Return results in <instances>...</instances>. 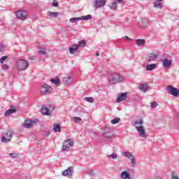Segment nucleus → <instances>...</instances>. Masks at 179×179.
Returning <instances> with one entry per match:
<instances>
[{
  "label": "nucleus",
  "instance_id": "nucleus-16",
  "mask_svg": "<svg viewBox=\"0 0 179 179\" xmlns=\"http://www.w3.org/2000/svg\"><path fill=\"white\" fill-rule=\"evenodd\" d=\"M138 89L143 93H146L149 90V86H148V84H140Z\"/></svg>",
  "mask_w": 179,
  "mask_h": 179
},
{
  "label": "nucleus",
  "instance_id": "nucleus-13",
  "mask_svg": "<svg viewBox=\"0 0 179 179\" xmlns=\"http://www.w3.org/2000/svg\"><path fill=\"white\" fill-rule=\"evenodd\" d=\"M36 122L33 120H25L24 124H22L23 128H31L33 127V124Z\"/></svg>",
  "mask_w": 179,
  "mask_h": 179
},
{
  "label": "nucleus",
  "instance_id": "nucleus-37",
  "mask_svg": "<svg viewBox=\"0 0 179 179\" xmlns=\"http://www.w3.org/2000/svg\"><path fill=\"white\" fill-rule=\"evenodd\" d=\"M143 124V120H136L134 122V125H142Z\"/></svg>",
  "mask_w": 179,
  "mask_h": 179
},
{
  "label": "nucleus",
  "instance_id": "nucleus-51",
  "mask_svg": "<svg viewBox=\"0 0 179 179\" xmlns=\"http://www.w3.org/2000/svg\"><path fill=\"white\" fill-rule=\"evenodd\" d=\"M54 108H54V107H53V108H52V110H54Z\"/></svg>",
  "mask_w": 179,
  "mask_h": 179
},
{
  "label": "nucleus",
  "instance_id": "nucleus-42",
  "mask_svg": "<svg viewBox=\"0 0 179 179\" xmlns=\"http://www.w3.org/2000/svg\"><path fill=\"white\" fill-rule=\"evenodd\" d=\"M2 69L5 71L6 69H9V66L8 64H3L2 65Z\"/></svg>",
  "mask_w": 179,
  "mask_h": 179
},
{
  "label": "nucleus",
  "instance_id": "nucleus-39",
  "mask_svg": "<svg viewBox=\"0 0 179 179\" xmlns=\"http://www.w3.org/2000/svg\"><path fill=\"white\" fill-rule=\"evenodd\" d=\"M6 59H8V56L1 57V58L0 59V64H3V62L6 61Z\"/></svg>",
  "mask_w": 179,
  "mask_h": 179
},
{
  "label": "nucleus",
  "instance_id": "nucleus-21",
  "mask_svg": "<svg viewBox=\"0 0 179 179\" xmlns=\"http://www.w3.org/2000/svg\"><path fill=\"white\" fill-rule=\"evenodd\" d=\"M155 59H157V54L150 53L148 58V62H152V61H155Z\"/></svg>",
  "mask_w": 179,
  "mask_h": 179
},
{
  "label": "nucleus",
  "instance_id": "nucleus-34",
  "mask_svg": "<svg viewBox=\"0 0 179 179\" xmlns=\"http://www.w3.org/2000/svg\"><path fill=\"white\" fill-rule=\"evenodd\" d=\"M86 100V101H88V103H93L94 101V99H93V97H85V99Z\"/></svg>",
  "mask_w": 179,
  "mask_h": 179
},
{
  "label": "nucleus",
  "instance_id": "nucleus-4",
  "mask_svg": "<svg viewBox=\"0 0 179 179\" xmlns=\"http://www.w3.org/2000/svg\"><path fill=\"white\" fill-rule=\"evenodd\" d=\"M71 146H73V141L71 139H67L62 145V150L64 152L69 150Z\"/></svg>",
  "mask_w": 179,
  "mask_h": 179
},
{
  "label": "nucleus",
  "instance_id": "nucleus-31",
  "mask_svg": "<svg viewBox=\"0 0 179 179\" xmlns=\"http://www.w3.org/2000/svg\"><path fill=\"white\" fill-rule=\"evenodd\" d=\"M120 121H121V119L120 117H115V119L112 120L110 121V122L113 124H118V122H120Z\"/></svg>",
  "mask_w": 179,
  "mask_h": 179
},
{
  "label": "nucleus",
  "instance_id": "nucleus-36",
  "mask_svg": "<svg viewBox=\"0 0 179 179\" xmlns=\"http://www.w3.org/2000/svg\"><path fill=\"white\" fill-rule=\"evenodd\" d=\"M73 122H80V121H82V119L79 117H73Z\"/></svg>",
  "mask_w": 179,
  "mask_h": 179
},
{
  "label": "nucleus",
  "instance_id": "nucleus-23",
  "mask_svg": "<svg viewBox=\"0 0 179 179\" xmlns=\"http://www.w3.org/2000/svg\"><path fill=\"white\" fill-rule=\"evenodd\" d=\"M157 68V64H151L146 66V71H153Z\"/></svg>",
  "mask_w": 179,
  "mask_h": 179
},
{
  "label": "nucleus",
  "instance_id": "nucleus-25",
  "mask_svg": "<svg viewBox=\"0 0 179 179\" xmlns=\"http://www.w3.org/2000/svg\"><path fill=\"white\" fill-rule=\"evenodd\" d=\"M117 1H113L112 2L110 5H109V8H110V9H112V10H117V8H118L117 6Z\"/></svg>",
  "mask_w": 179,
  "mask_h": 179
},
{
  "label": "nucleus",
  "instance_id": "nucleus-9",
  "mask_svg": "<svg viewBox=\"0 0 179 179\" xmlns=\"http://www.w3.org/2000/svg\"><path fill=\"white\" fill-rule=\"evenodd\" d=\"M15 16L20 20H24L27 17V13L24 10H20L15 13Z\"/></svg>",
  "mask_w": 179,
  "mask_h": 179
},
{
  "label": "nucleus",
  "instance_id": "nucleus-49",
  "mask_svg": "<svg viewBox=\"0 0 179 179\" xmlns=\"http://www.w3.org/2000/svg\"><path fill=\"white\" fill-rule=\"evenodd\" d=\"M123 0H116V1H117L118 3H121V2H122Z\"/></svg>",
  "mask_w": 179,
  "mask_h": 179
},
{
  "label": "nucleus",
  "instance_id": "nucleus-35",
  "mask_svg": "<svg viewBox=\"0 0 179 179\" xmlns=\"http://www.w3.org/2000/svg\"><path fill=\"white\" fill-rule=\"evenodd\" d=\"M108 157H109V159H117V153H114L113 152V154L108 155Z\"/></svg>",
  "mask_w": 179,
  "mask_h": 179
},
{
  "label": "nucleus",
  "instance_id": "nucleus-5",
  "mask_svg": "<svg viewBox=\"0 0 179 179\" xmlns=\"http://www.w3.org/2000/svg\"><path fill=\"white\" fill-rule=\"evenodd\" d=\"M167 92L169 94L173 96V97H177L179 96V90L171 86H168Z\"/></svg>",
  "mask_w": 179,
  "mask_h": 179
},
{
  "label": "nucleus",
  "instance_id": "nucleus-10",
  "mask_svg": "<svg viewBox=\"0 0 179 179\" xmlns=\"http://www.w3.org/2000/svg\"><path fill=\"white\" fill-rule=\"evenodd\" d=\"M136 129L137 132H138V135L141 136V138H144L146 139V131H145V127L143 126H136Z\"/></svg>",
  "mask_w": 179,
  "mask_h": 179
},
{
  "label": "nucleus",
  "instance_id": "nucleus-48",
  "mask_svg": "<svg viewBox=\"0 0 179 179\" xmlns=\"http://www.w3.org/2000/svg\"><path fill=\"white\" fill-rule=\"evenodd\" d=\"M155 179H162V176H156Z\"/></svg>",
  "mask_w": 179,
  "mask_h": 179
},
{
  "label": "nucleus",
  "instance_id": "nucleus-30",
  "mask_svg": "<svg viewBox=\"0 0 179 179\" xmlns=\"http://www.w3.org/2000/svg\"><path fill=\"white\" fill-rule=\"evenodd\" d=\"M136 43L137 45H145V40L144 39H137L136 40Z\"/></svg>",
  "mask_w": 179,
  "mask_h": 179
},
{
  "label": "nucleus",
  "instance_id": "nucleus-27",
  "mask_svg": "<svg viewBox=\"0 0 179 179\" xmlns=\"http://www.w3.org/2000/svg\"><path fill=\"white\" fill-rule=\"evenodd\" d=\"M50 82L52 83H54V85H56L57 86H58V85H59V83L61 82V80H59V78L56 77L55 78L51 79Z\"/></svg>",
  "mask_w": 179,
  "mask_h": 179
},
{
  "label": "nucleus",
  "instance_id": "nucleus-19",
  "mask_svg": "<svg viewBox=\"0 0 179 179\" xmlns=\"http://www.w3.org/2000/svg\"><path fill=\"white\" fill-rule=\"evenodd\" d=\"M78 50H79L78 44H74L72 47L69 48V52L70 54H75Z\"/></svg>",
  "mask_w": 179,
  "mask_h": 179
},
{
  "label": "nucleus",
  "instance_id": "nucleus-20",
  "mask_svg": "<svg viewBox=\"0 0 179 179\" xmlns=\"http://www.w3.org/2000/svg\"><path fill=\"white\" fill-rule=\"evenodd\" d=\"M63 82L65 86H69L72 83V78L66 77L63 79Z\"/></svg>",
  "mask_w": 179,
  "mask_h": 179
},
{
  "label": "nucleus",
  "instance_id": "nucleus-15",
  "mask_svg": "<svg viewBox=\"0 0 179 179\" xmlns=\"http://www.w3.org/2000/svg\"><path fill=\"white\" fill-rule=\"evenodd\" d=\"M105 132L103 134V136L104 138H107L108 139H110L111 138V129L110 128H105L104 129Z\"/></svg>",
  "mask_w": 179,
  "mask_h": 179
},
{
  "label": "nucleus",
  "instance_id": "nucleus-18",
  "mask_svg": "<svg viewBox=\"0 0 179 179\" xmlns=\"http://www.w3.org/2000/svg\"><path fill=\"white\" fill-rule=\"evenodd\" d=\"M120 177L122 179H131V174L128 171H124L122 172Z\"/></svg>",
  "mask_w": 179,
  "mask_h": 179
},
{
  "label": "nucleus",
  "instance_id": "nucleus-53",
  "mask_svg": "<svg viewBox=\"0 0 179 179\" xmlns=\"http://www.w3.org/2000/svg\"><path fill=\"white\" fill-rule=\"evenodd\" d=\"M78 111L80 113V110H78Z\"/></svg>",
  "mask_w": 179,
  "mask_h": 179
},
{
  "label": "nucleus",
  "instance_id": "nucleus-47",
  "mask_svg": "<svg viewBox=\"0 0 179 179\" xmlns=\"http://www.w3.org/2000/svg\"><path fill=\"white\" fill-rule=\"evenodd\" d=\"M124 38H125V40H131V38H129L128 36H125Z\"/></svg>",
  "mask_w": 179,
  "mask_h": 179
},
{
  "label": "nucleus",
  "instance_id": "nucleus-14",
  "mask_svg": "<svg viewBox=\"0 0 179 179\" xmlns=\"http://www.w3.org/2000/svg\"><path fill=\"white\" fill-rule=\"evenodd\" d=\"M127 97V93H121L120 95L117 96L116 99V103H121V101H123V100H126Z\"/></svg>",
  "mask_w": 179,
  "mask_h": 179
},
{
  "label": "nucleus",
  "instance_id": "nucleus-43",
  "mask_svg": "<svg viewBox=\"0 0 179 179\" xmlns=\"http://www.w3.org/2000/svg\"><path fill=\"white\" fill-rule=\"evenodd\" d=\"M10 156L15 159V157H17L19 156V154L12 153L10 154Z\"/></svg>",
  "mask_w": 179,
  "mask_h": 179
},
{
  "label": "nucleus",
  "instance_id": "nucleus-44",
  "mask_svg": "<svg viewBox=\"0 0 179 179\" xmlns=\"http://www.w3.org/2000/svg\"><path fill=\"white\" fill-rule=\"evenodd\" d=\"M130 159L131 164H136V162H135V158H134V157Z\"/></svg>",
  "mask_w": 179,
  "mask_h": 179
},
{
  "label": "nucleus",
  "instance_id": "nucleus-33",
  "mask_svg": "<svg viewBox=\"0 0 179 179\" xmlns=\"http://www.w3.org/2000/svg\"><path fill=\"white\" fill-rule=\"evenodd\" d=\"M38 54H40L41 55H45V54H47V52L45 51V49L42 48L38 50Z\"/></svg>",
  "mask_w": 179,
  "mask_h": 179
},
{
  "label": "nucleus",
  "instance_id": "nucleus-7",
  "mask_svg": "<svg viewBox=\"0 0 179 179\" xmlns=\"http://www.w3.org/2000/svg\"><path fill=\"white\" fill-rule=\"evenodd\" d=\"M13 134L11 131H8L7 133L2 135L1 141L4 143H7V142H10V139H12Z\"/></svg>",
  "mask_w": 179,
  "mask_h": 179
},
{
  "label": "nucleus",
  "instance_id": "nucleus-6",
  "mask_svg": "<svg viewBox=\"0 0 179 179\" xmlns=\"http://www.w3.org/2000/svg\"><path fill=\"white\" fill-rule=\"evenodd\" d=\"M106 6V0H94L93 6L95 9H100V8H104Z\"/></svg>",
  "mask_w": 179,
  "mask_h": 179
},
{
  "label": "nucleus",
  "instance_id": "nucleus-29",
  "mask_svg": "<svg viewBox=\"0 0 179 179\" xmlns=\"http://www.w3.org/2000/svg\"><path fill=\"white\" fill-rule=\"evenodd\" d=\"M53 131L55 132H61V126L58 124H55L53 127Z\"/></svg>",
  "mask_w": 179,
  "mask_h": 179
},
{
  "label": "nucleus",
  "instance_id": "nucleus-46",
  "mask_svg": "<svg viewBox=\"0 0 179 179\" xmlns=\"http://www.w3.org/2000/svg\"><path fill=\"white\" fill-rule=\"evenodd\" d=\"M3 48H4L3 45L0 43V52H1V51H3Z\"/></svg>",
  "mask_w": 179,
  "mask_h": 179
},
{
  "label": "nucleus",
  "instance_id": "nucleus-41",
  "mask_svg": "<svg viewBox=\"0 0 179 179\" xmlns=\"http://www.w3.org/2000/svg\"><path fill=\"white\" fill-rule=\"evenodd\" d=\"M172 179H179L178 176L176 175V173L173 172L171 175Z\"/></svg>",
  "mask_w": 179,
  "mask_h": 179
},
{
  "label": "nucleus",
  "instance_id": "nucleus-40",
  "mask_svg": "<svg viewBox=\"0 0 179 179\" xmlns=\"http://www.w3.org/2000/svg\"><path fill=\"white\" fill-rule=\"evenodd\" d=\"M86 174H88V176H93V170L92 169H88L85 171Z\"/></svg>",
  "mask_w": 179,
  "mask_h": 179
},
{
  "label": "nucleus",
  "instance_id": "nucleus-17",
  "mask_svg": "<svg viewBox=\"0 0 179 179\" xmlns=\"http://www.w3.org/2000/svg\"><path fill=\"white\" fill-rule=\"evenodd\" d=\"M50 106H49V108L43 107V108H41V111L43 115H51V113L50 112Z\"/></svg>",
  "mask_w": 179,
  "mask_h": 179
},
{
  "label": "nucleus",
  "instance_id": "nucleus-52",
  "mask_svg": "<svg viewBox=\"0 0 179 179\" xmlns=\"http://www.w3.org/2000/svg\"><path fill=\"white\" fill-rule=\"evenodd\" d=\"M48 135H50V132L48 133Z\"/></svg>",
  "mask_w": 179,
  "mask_h": 179
},
{
  "label": "nucleus",
  "instance_id": "nucleus-24",
  "mask_svg": "<svg viewBox=\"0 0 179 179\" xmlns=\"http://www.w3.org/2000/svg\"><path fill=\"white\" fill-rule=\"evenodd\" d=\"M154 6L158 9H162L163 8V3H162V1L156 0L154 3Z\"/></svg>",
  "mask_w": 179,
  "mask_h": 179
},
{
  "label": "nucleus",
  "instance_id": "nucleus-8",
  "mask_svg": "<svg viewBox=\"0 0 179 179\" xmlns=\"http://www.w3.org/2000/svg\"><path fill=\"white\" fill-rule=\"evenodd\" d=\"M52 90V88L48 85L45 84L41 87V94H50Z\"/></svg>",
  "mask_w": 179,
  "mask_h": 179
},
{
  "label": "nucleus",
  "instance_id": "nucleus-38",
  "mask_svg": "<svg viewBox=\"0 0 179 179\" xmlns=\"http://www.w3.org/2000/svg\"><path fill=\"white\" fill-rule=\"evenodd\" d=\"M159 106V103L156 101H153L151 103V107L152 108H156Z\"/></svg>",
  "mask_w": 179,
  "mask_h": 179
},
{
  "label": "nucleus",
  "instance_id": "nucleus-50",
  "mask_svg": "<svg viewBox=\"0 0 179 179\" xmlns=\"http://www.w3.org/2000/svg\"><path fill=\"white\" fill-rule=\"evenodd\" d=\"M99 55H100V54H99V52H96V57H99Z\"/></svg>",
  "mask_w": 179,
  "mask_h": 179
},
{
  "label": "nucleus",
  "instance_id": "nucleus-22",
  "mask_svg": "<svg viewBox=\"0 0 179 179\" xmlns=\"http://www.w3.org/2000/svg\"><path fill=\"white\" fill-rule=\"evenodd\" d=\"M14 113H16V108H10L6 111L4 115L5 117H9V115L14 114Z\"/></svg>",
  "mask_w": 179,
  "mask_h": 179
},
{
  "label": "nucleus",
  "instance_id": "nucleus-54",
  "mask_svg": "<svg viewBox=\"0 0 179 179\" xmlns=\"http://www.w3.org/2000/svg\"><path fill=\"white\" fill-rule=\"evenodd\" d=\"M158 1H163V0H158Z\"/></svg>",
  "mask_w": 179,
  "mask_h": 179
},
{
  "label": "nucleus",
  "instance_id": "nucleus-3",
  "mask_svg": "<svg viewBox=\"0 0 179 179\" xmlns=\"http://www.w3.org/2000/svg\"><path fill=\"white\" fill-rule=\"evenodd\" d=\"M92 15H84L78 17H72L70 19L71 23H75V22H79V20H90L92 19Z\"/></svg>",
  "mask_w": 179,
  "mask_h": 179
},
{
  "label": "nucleus",
  "instance_id": "nucleus-45",
  "mask_svg": "<svg viewBox=\"0 0 179 179\" xmlns=\"http://www.w3.org/2000/svg\"><path fill=\"white\" fill-rule=\"evenodd\" d=\"M52 6H55V8H57V6H58V3L55 2V0H54L52 3Z\"/></svg>",
  "mask_w": 179,
  "mask_h": 179
},
{
  "label": "nucleus",
  "instance_id": "nucleus-28",
  "mask_svg": "<svg viewBox=\"0 0 179 179\" xmlns=\"http://www.w3.org/2000/svg\"><path fill=\"white\" fill-rule=\"evenodd\" d=\"M86 41L85 40H83V41H80L78 42V44H77V46L78 47V48H85L86 47Z\"/></svg>",
  "mask_w": 179,
  "mask_h": 179
},
{
  "label": "nucleus",
  "instance_id": "nucleus-32",
  "mask_svg": "<svg viewBox=\"0 0 179 179\" xmlns=\"http://www.w3.org/2000/svg\"><path fill=\"white\" fill-rule=\"evenodd\" d=\"M48 15L49 16H50V17H57V16H58L59 13L57 12H55V13L48 12Z\"/></svg>",
  "mask_w": 179,
  "mask_h": 179
},
{
  "label": "nucleus",
  "instance_id": "nucleus-11",
  "mask_svg": "<svg viewBox=\"0 0 179 179\" xmlns=\"http://www.w3.org/2000/svg\"><path fill=\"white\" fill-rule=\"evenodd\" d=\"M162 65L165 69H167V68H170L171 65H173V61L169 60L168 59H163L162 60Z\"/></svg>",
  "mask_w": 179,
  "mask_h": 179
},
{
  "label": "nucleus",
  "instance_id": "nucleus-26",
  "mask_svg": "<svg viewBox=\"0 0 179 179\" xmlns=\"http://www.w3.org/2000/svg\"><path fill=\"white\" fill-rule=\"evenodd\" d=\"M122 155V156H124V157H127L128 159H131V157H134V155H132V153H131V152H123Z\"/></svg>",
  "mask_w": 179,
  "mask_h": 179
},
{
  "label": "nucleus",
  "instance_id": "nucleus-1",
  "mask_svg": "<svg viewBox=\"0 0 179 179\" xmlns=\"http://www.w3.org/2000/svg\"><path fill=\"white\" fill-rule=\"evenodd\" d=\"M124 76L119 73H110L108 74V80L109 85H115L124 82Z\"/></svg>",
  "mask_w": 179,
  "mask_h": 179
},
{
  "label": "nucleus",
  "instance_id": "nucleus-2",
  "mask_svg": "<svg viewBox=\"0 0 179 179\" xmlns=\"http://www.w3.org/2000/svg\"><path fill=\"white\" fill-rule=\"evenodd\" d=\"M17 68L18 71H26L29 68V62L24 59H21L17 62Z\"/></svg>",
  "mask_w": 179,
  "mask_h": 179
},
{
  "label": "nucleus",
  "instance_id": "nucleus-12",
  "mask_svg": "<svg viewBox=\"0 0 179 179\" xmlns=\"http://www.w3.org/2000/svg\"><path fill=\"white\" fill-rule=\"evenodd\" d=\"M62 176L66 177V176H72L73 174V166H70L62 172Z\"/></svg>",
  "mask_w": 179,
  "mask_h": 179
}]
</instances>
